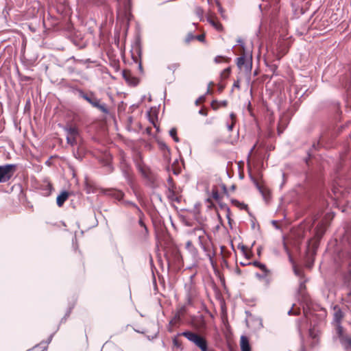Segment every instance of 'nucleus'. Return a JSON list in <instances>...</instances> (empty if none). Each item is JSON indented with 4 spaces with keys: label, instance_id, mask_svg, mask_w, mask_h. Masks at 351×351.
Returning <instances> with one entry per match:
<instances>
[{
    "label": "nucleus",
    "instance_id": "nucleus-1",
    "mask_svg": "<svg viewBox=\"0 0 351 351\" xmlns=\"http://www.w3.org/2000/svg\"><path fill=\"white\" fill-rule=\"evenodd\" d=\"M73 92L77 94L79 97L84 99L93 107L99 110L104 114H108L110 113V110L106 104L101 103V100L96 97L95 93L92 91L85 93L82 89L79 88H74Z\"/></svg>",
    "mask_w": 351,
    "mask_h": 351
},
{
    "label": "nucleus",
    "instance_id": "nucleus-2",
    "mask_svg": "<svg viewBox=\"0 0 351 351\" xmlns=\"http://www.w3.org/2000/svg\"><path fill=\"white\" fill-rule=\"evenodd\" d=\"M347 188L351 189V179L346 178L345 183L341 181L338 186H333L332 193H329L330 197L336 202H341L342 200L347 199L348 195L350 193Z\"/></svg>",
    "mask_w": 351,
    "mask_h": 351
},
{
    "label": "nucleus",
    "instance_id": "nucleus-3",
    "mask_svg": "<svg viewBox=\"0 0 351 351\" xmlns=\"http://www.w3.org/2000/svg\"><path fill=\"white\" fill-rule=\"evenodd\" d=\"M178 335H181L186 338L189 341L193 343L201 351H209L208 349V342L205 337L198 333L191 330H185Z\"/></svg>",
    "mask_w": 351,
    "mask_h": 351
},
{
    "label": "nucleus",
    "instance_id": "nucleus-4",
    "mask_svg": "<svg viewBox=\"0 0 351 351\" xmlns=\"http://www.w3.org/2000/svg\"><path fill=\"white\" fill-rule=\"evenodd\" d=\"M326 226L327 223L319 222L313 230V237L308 240V247L312 248L313 251L318 247L319 241L326 232Z\"/></svg>",
    "mask_w": 351,
    "mask_h": 351
},
{
    "label": "nucleus",
    "instance_id": "nucleus-5",
    "mask_svg": "<svg viewBox=\"0 0 351 351\" xmlns=\"http://www.w3.org/2000/svg\"><path fill=\"white\" fill-rule=\"evenodd\" d=\"M341 243L343 245V254H346V258L345 264L348 265V271L351 274V231L345 230V234L342 237Z\"/></svg>",
    "mask_w": 351,
    "mask_h": 351
},
{
    "label": "nucleus",
    "instance_id": "nucleus-6",
    "mask_svg": "<svg viewBox=\"0 0 351 351\" xmlns=\"http://www.w3.org/2000/svg\"><path fill=\"white\" fill-rule=\"evenodd\" d=\"M16 169V165L7 164L0 166V183L9 181L13 176Z\"/></svg>",
    "mask_w": 351,
    "mask_h": 351
},
{
    "label": "nucleus",
    "instance_id": "nucleus-7",
    "mask_svg": "<svg viewBox=\"0 0 351 351\" xmlns=\"http://www.w3.org/2000/svg\"><path fill=\"white\" fill-rule=\"evenodd\" d=\"M237 65L241 69L244 68L245 72H250L252 67V56L247 57L245 53L237 58Z\"/></svg>",
    "mask_w": 351,
    "mask_h": 351
},
{
    "label": "nucleus",
    "instance_id": "nucleus-8",
    "mask_svg": "<svg viewBox=\"0 0 351 351\" xmlns=\"http://www.w3.org/2000/svg\"><path fill=\"white\" fill-rule=\"evenodd\" d=\"M167 197L171 202L180 203L181 201V197L176 194L173 185L168 187Z\"/></svg>",
    "mask_w": 351,
    "mask_h": 351
},
{
    "label": "nucleus",
    "instance_id": "nucleus-9",
    "mask_svg": "<svg viewBox=\"0 0 351 351\" xmlns=\"http://www.w3.org/2000/svg\"><path fill=\"white\" fill-rule=\"evenodd\" d=\"M336 332L339 338L340 342L342 345L346 346V339H350L343 335V329L340 324H336Z\"/></svg>",
    "mask_w": 351,
    "mask_h": 351
},
{
    "label": "nucleus",
    "instance_id": "nucleus-10",
    "mask_svg": "<svg viewBox=\"0 0 351 351\" xmlns=\"http://www.w3.org/2000/svg\"><path fill=\"white\" fill-rule=\"evenodd\" d=\"M252 180L256 185L257 189L259 191V192L261 193L263 197L265 200H267V198L269 196V192L266 189H264L258 182L257 180H256L254 178H252Z\"/></svg>",
    "mask_w": 351,
    "mask_h": 351
},
{
    "label": "nucleus",
    "instance_id": "nucleus-11",
    "mask_svg": "<svg viewBox=\"0 0 351 351\" xmlns=\"http://www.w3.org/2000/svg\"><path fill=\"white\" fill-rule=\"evenodd\" d=\"M240 346L241 351H251L249 339L246 336L243 335L241 337Z\"/></svg>",
    "mask_w": 351,
    "mask_h": 351
},
{
    "label": "nucleus",
    "instance_id": "nucleus-12",
    "mask_svg": "<svg viewBox=\"0 0 351 351\" xmlns=\"http://www.w3.org/2000/svg\"><path fill=\"white\" fill-rule=\"evenodd\" d=\"M333 308L335 311L334 322L336 324H340L343 316V313L338 305H335Z\"/></svg>",
    "mask_w": 351,
    "mask_h": 351
},
{
    "label": "nucleus",
    "instance_id": "nucleus-13",
    "mask_svg": "<svg viewBox=\"0 0 351 351\" xmlns=\"http://www.w3.org/2000/svg\"><path fill=\"white\" fill-rule=\"evenodd\" d=\"M69 195V193L67 191H63L57 197V199H56L57 205L59 207H61L64 204V203L66 202V200L68 199Z\"/></svg>",
    "mask_w": 351,
    "mask_h": 351
},
{
    "label": "nucleus",
    "instance_id": "nucleus-14",
    "mask_svg": "<svg viewBox=\"0 0 351 351\" xmlns=\"http://www.w3.org/2000/svg\"><path fill=\"white\" fill-rule=\"evenodd\" d=\"M64 131L66 132L67 136H78L79 130L78 129L72 125H66L64 128Z\"/></svg>",
    "mask_w": 351,
    "mask_h": 351
},
{
    "label": "nucleus",
    "instance_id": "nucleus-15",
    "mask_svg": "<svg viewBox=\"0 0 351 351\" xmlns=\"http://www.w3.org/2000/svg\"><path fill=\"white\" fill-rule=\"evenodd\" d=\"M108 195L119 201L122 200L124 197V193L123 191L115 189H110L108 191Z\"/></svg>",
    "mask_w": 351,
    "mask_h": 351
},
{
    "label": "nucleus",
    "instance_id": "nucleus-16",
    "mask_svg": "<svg viewBox=\"0 0 351 351\" xmlns=\"http://www.w3.org/2000/svg\"><path fill=\"white\" fill-rule=\"evenodd\" d=\"M207 21L217 31L221 32L223 31V26L221 23H220L219 21H215L214 19H213L211 16L207 17Z\"/></svg>",
    "mask_w": 351,
    "mask_h": 351
},
{
    "label": "nucleus",
    "instance_id": "nucleus-17",
    "mask_svg": "<svg viewBox=\"0 0 351 351\" xmlns=\"http://www.w3.org/2000/svg\"><path fill=\"white\" fill-rule=\"evenodd\" d=\"M148 185L152 189H156L159 186L158 178L154 176H147Z\"/></svg>",
    "mask_w": 351,
    "mask_h": 351
},
{
    "label": "nucleus",
    "instance_id": "nucleus-18",
    "mask_svg": "<svg viewBox=\"0 0 351 351\" xmlns=\"http://www.w3.org/2000/svg\"><path fill=\"white\" fill-rule=\"evenodd\" d=\"M123 77L125 81L130 84L133 85H136L137 84L136 79L132 77L131 73L128 71H123Z\"/></svg>",
    "mask_w": 351,
    "mask_h": 351
},
{
    "label": "nucleus",
    "instance_id": "nucleus-19",
    "mask_svg": "<svg viewBox=\"0 0 351 351\" xmlns=\"http://www.w3.org/2000/svg\"><path fill=\"white\" fill-rule=\"evenodd\" d=\"M123 204L126 206H132L133 208H134L136 211L138 212V214H140L141 215H143V212L142 210H141V208L137 206L136 204H135L134 202H131V201H128V200H125V201H123Z\"/></svg>",
    "mask_w": 351,
    "mask_h": 351
},
{
    "label": "nucleus",
    "instance_id": "nucleus-20",
    "mask_svg": "<svg viewBox=\"0 0 351 351\" xmlns=\"http://www.w3.org/2000/svg\"><path fill=\"white\" fill-rule=\"evenodd\" d=\"M184 308H181L178 312L176 313L173 318L169 322V324H174L178 322L181 319V315L183 314Z\"/></svg>",
    "mask_w": 351,
    "mask_h": 351
},
{
    "label": "nucleus",
    "instance_id": "nucleus-21",
    "mask_svg": "<svg viewBox=\"0 0 351 351\" xmlns=\"http://www.w3.org/2000/svg\"><path fill=\"white\" fill-rule=\"evenodd\" d=\"M253 265L258 268H260L265 273H269V270L267 269L266 265L263 263H261L258 261H254Z\"/></svg>",
    "mask_w": 351,
    "mask_h": 351
},
{
    "label": "nucleus",
    "instance_id": "nucleus-22",
    "mask_svg": "<svg viewBox=\"0 0 351 351\" xmlns=\"http://www.w3.org/2000/svg\"><path fill=\"white\" fill-rule=\"evenodd\" d=\"M139 215V217H140V219H139V221H138V223L140 225V226L142 228H144V235L145 236H147L148 234V229L146 226V225L145 224V223L143 222V219H142V217L143 216V215H141L140 214Z\"/></svg>",
    "mask_w": 351,
    "mask_h": 351
},
{
    "label": "nucleus",
    "instance_id": "nucleus-23",
    "mask_svg": "<svg viewBox=\"0 0 351 351\" xmlns=\"http://www.w3.org/2000/svg\"><path fill=\"white\" fill-rule=\"evenodd\" d=\"M169 135L173 138L175 142H179L180 138L177 136V130L173 128L169 130Z\"/></svg>",
    "mask_w": 351,
    "mask_h": 351
},
{
    "label": "nucleus",
    "instance_id": "nucleus-24",
    "mask_svg": "<svg viewBox=\"0 0 351 351\" xmlns=\"http://www.w3.org/2000/svg\"><path fill=\"white\" fill-rule=\"evenodd\" d=\"M77 136H66L67 143L71 145V146H74L75 145L77 144Z\"/></svg>",
    "mask_w": 351,
    "mask_h": 351
},
{
    "label": "nucleus",
    "instance_id": "nucleus-25",
    "mask_svg": "<svg viewBox=\"0 0 351 351\" xmlns=\"http://www.w3.org/2000/svg\"><path fill=\"white\" fill-rule=\"evenodd\" d=\"M221 207L222 208L226 209V218L228 219V223L230 225H231V218H230V208L228 206H227L226 204H224V205L221 204Z\"/></svg>",
    "mask_w": 351,
    "mask_h": 351
},
{
    "label": "nucleus",
    "instance_id": "nucleus-26",
    "mask_svg": "<svg viewBox=\"0 0 351 351\" xmlns=\"http://www.w3.org/2000/svg\"><path fill=\"white\" fill-rule=\"evenodd\" d=\"M195 14L199 17L200 21L203 20L204 10L202 8L197 7L195 9Z\"/></svg>",
    "mask_w": 351,
    "mask_h": 351
},
{
    "label": "nucleus",
    "instance_id": "nucleus-27",
    "mask_svg": "<svg viewBox=\"0 0 351 351\" xmlns=\"http://www.w3.org/2000/svg\"><path fill=\"white\" fill-rule=\"evenodd\" d=\"M180 63H173L167 66V69L170 71H172L173 73L175 72L176 69H178L180 67Z\"/></svg>",
    "mask_w": 351,
    "mask_h": 351
},
{
    "label": "nucleus",
    "instance_id": "nucleus-28",
    "mask_svg": "<svg viewBox=\"0 0 351 351\" xmlns=\"http://www.w3.org/2000/svg\"><path fill=\"white\" fill-rule=\"evenodd\" d=\"M212 197L216 201H219L220 196L217 189L214 188L212 190Z\"/></svg>",
    "mask_w": 351,
    "mask_h": 351
},
{
    "label": "nucleus",
    "instance_id": "nucleus-29",
    "mask_svg": "<svg viewBox=\"0 0 351 351\" xmlns=\"http://www.w3.org/2000/svg\"><path fill=\"white\" fill-rule=\"evenodd\" d=\"M173 344L175 347L182 349V343L176 337L173 339Z\"/></svg>",
    "mask_w": 351,
    "mask_h": 351
},
{
    "label": "nucleus",
    "instance_id": "nucleus-30",
    "mask_svg": "<svg viewBox=\"0 0 351 351\" xmlns=\"http://www.w3.org/2000/svg\"><path fill=\"white\" fill-rule=\"evenodd\" d=\"M230 73V68L228 67V68L225 69L223 71L221 75L223 77L227 78L229 76Z\"/></svg>",
    "mask_w": 351,
    "mask_h": 351
},
{
    "label": "nucleus",
    "instance_id": "nucleus-31",
    "mask_svg": "<svg viewBox=\"0 0 351 351\" xmlns=\"http://www.w3.org/2000/svg\"><path fill=\"white\" fill-rule=\"evenodd\" d=\"M217 6L218 12L220 13V14L221 15L222 17H224V15H223L224 10L222 8L221 3L218 1H217Z\"/></svg>",
    "mask_w": 351,
    "mask_h": 351
},
{
    "label": "nucleus",
    "instance_id": "nucleus-32",
    "mask_svg": "<svg viewBox=\"0 0 351 351\" xmlns=\"http://www.w3.org/2000/svg\"><path fill=\"white\" fill-rule=\"evenodd\" d=\"M133 60L134 61L136 62V63H138V69L139 71L143 73V66H142V64H141V62L138 60V58L137 57H134L133 56Z\"/></svg>",
    "mask_w": 351,
    "mask_h": 351
},
{
    "label": "nucleus",
    "instance_id": "nucleus-33",
    "mask_svg": "<svg viewBox=\"0 0 351 351\" xmlns=\"http://www.w3.org/2000/svg\"><path fill=\"white\" fill-rule=\"evenodd\" d=\"M73 306H71L69 307V310L67 311V312L66 313L64 317L63 318H62L61 319V323L64 322L66 321V318L69 316L71 312V310L73 308Z\"/></svg>",
    "mask_w": 351,
    "mask_h": 351
},
{
    "label": "nucleus",
    "instance_id": "nucleus-34",
    "mask_svg": "<svg viewBox=\"0 0 351 351\" xmlns=\"http://www.w3.org/2000/svg\"><path fill=\"white\" fill-rule=\"evenodd\" d=\"M300 314V310L294 311L293 307L288 311L289 315H296Z\"/></svg>",
    "mask_w": 351,
    "mask_h": 351
},
{
    "label": "nucleus",
    "instance_id": "nucleus-35",
    "mask_svg": "<svg viewBox=\"0 0 351 351\" xmlns=\"http://www.w3.org/2000/svg\"><path fill=\"white\" fill-rule=\"evenodd\" d=\"M319 143H317V145H315V144H313V146H312V149H310L308 152V158H311L313 156V149H317V147L318 146Z\"/></svg>",
    "mask_w": 351,
    "mask_h": 351
},
{
    "label": "nucleus",
    "instance_id": "nucleus-36",
    "mask_svg": "<svg viewBox=\"0 0 351 351\" xmlns=\"http://www.w3.org/2000/svg\"><path fill=\"white\" fill-rule=\"evenodd\" d=\"M293 271L296 276L299 277L302 276V271L300 269H298L295 266L293 267Z\"/></svg>",
    "mask_w": 351,
    "mask_h": 351
},
{
    "label": "nucleus",
    "instance_id": "nucleus-37",
    "mask_svg": "<svg viewBox=\"0 0 351 351\" xmlns=\"http://www.w3.org/2000/svg\"><path fill=\"white\" fill-rule=\"evenodd\" d=\"M195 38L198 40L200 42H204L205 40V35L204 34H199L195 36Z\"/></svg>",
    "mask_w": 351,
    "mask_h": 351
},
{
    "label": "nucleus",
    "instance_id": "nucleus-38",
    "mask_svg": "<svg viewBox=\"0 0 351 351\" xmlns=\"http://www.w3.org/2000/svg\"><path fill=\"white\" fill-rule=\"evenodd\" d=\"M237 43L241 46V48L242 49V50H245V46H244V43H243V41L242 40V38H239L237 40Z\"/></svg>",
    "mask_w": 351,
    "mask_h": 351
},
{
    "label": "nucleus",
    "instance_id": "nucleus-39",
    "mask_svg": "<svg viewBox=\"0 0 351 351\" xmlns=\"http://www.w3.org/2000/svg\"><path fill=\"white\" fill-rule=\"evenodd\" d=\"M195 39V36H193L191 33L188 34L186 38V42L189 43L191 40Z\"/></svg>",
    "mask_w": 351,
    "mask_h": 351
},
{
    "label": "nucleus",
    "instance_id": "nucleus-40",
    "mask_svg": "<svg viewBox=\"0 0 351 351\" xmlns=\"http://www.w3.org/2000/svg\"><path fill=\"white\" fill-rule=\"evenodd\" d=\"M53 337V334H51L47 339V340L45 341V342H41L40 344H45V345H48L52 340V338Z\"/></svg>",
    "mask_w": 351,
    "mask_h": 351
},
{
    "label": "nucleus",
    "instance_id": "nucleus-41",
    "mask_svg": "<svg viewBox=\"0 0 351 351\" xmlns=\"http://www.w3.org/2000/svg\"><path fill=\"white\" fill-rule=\"evenodd\" d=\"M232 202L234 204H235L236 205H241V208H247V205L244 204H240L239 201L237 200H233Z\"/></svg>",
    "mask_w": 351,
    "mask_h": 351
},
{
    "label": "nucleus",
    "instance_id": "nucleus-42",
    "mask_svg": "<svg viewBox=\"0 0 351 351\" xmlns=\"http://www.w3.org/2000/svg\"><path fill=\"white\" fill-rule=\"evenodd\" d=\"M128 7H129V2L128 1V0H125V2L124 3V12H125V14L128 10Z\"/></svg>",
    "mask_w": 351,
    "mask_h": 351
},
{
    "label": "nucleus",
    "instance_id": "nucleus-43",
    "mask_svg": "<svg viewBox=\"0 0 351 351\" xmlns=\"http://www.w3.org/2000/svg\"><path fill=\"white\" fill-rule=\"evenodd\" d=\"M269 273H265L263 272V274H256V276L258 277L259 278H264L267 276V275Z\"/></svg>",
    "mask_w": 351,
    "mask_h": 351
},
{
    "label": "nucleus",
    "instance_id": "nucleus-44",
    "mask_svg": "<svg viewBox=\"0 0 351 351\" xmlns=\"http://www.w3.org/2000/svg\"><path fill=\"white\" fill-rule=\"evenodd\" d=\"M204 99V96H201V97H199L197 99H196V101H195V104H196L197 106V105H199V102H200L201 101H203Z\"/></svg>",
    "mask_w": 351,
    "mask_h": 351
},
{
    "label": "nucleus",
    "instance_id": "nucleus-45",
    "mask_svg": "<svg viewBox=\"0 0 351 351\" xmlns=\"http://www.w3.org/2000/svg\"><path fill=\"white\" fill-rule=\"evenodd\" d=\"M167 182H168V183H169V186H171L173 185V188L175 187L174 184L173 183V179H172V178L169 177V178H168V180H167Z\"/></svg>",
    "mask_w": 351,
    "mask_h": 351
},
{
    "label": "nucleus",
    "instance_id": "nucleus-46",
    "mask_svg": "<svg viewBox=\"0 0 351 351\" xmlns=\"http://www.w3.org/2000/svg\"><path fill=\"white\" fill-rule=\"evenodd\" d=\"M154 195L160 202H162V195L159 193H154Z\"/></svg>",
    "mask_w": 351,
    "mask_h": 351
},
{
    "label": "nucleus",
    "instance_id": "nucleus-47",
    "mask_svg": "<svg viewBox=\"0 0 351 351\" xmlns=\"http://www.w3.org/2000/svg\"><path fill=\"white\" fill-rule=\"evenodd\" d=\"M123 176L126 178V180L129 182L130 181V176L128 173L126 171H123Z\"/></svg>",
    "mask_w": 351,
    "mask_h": 351
},
{
    "label": "nucleus",
    "instance_id": "nucleus-48",
    "mask_svg": "<svg viewBox=\"0 0 351 351\" xmlns=\"http://www.w3.org/2000/svg\"><path fill=\"white\" fill-rule=\"evenodd\" d=\"M199 114H202V115H204V116H206L207 115V112L204 110V109H200L199 110Z\"/></svg>",
    "mask_w": 351,
    "mask_h": 351
},
{
    "label": "nucleus",
    "instance_id": "nucleus-49",
    "mask_svg": "<svg viewBox=\"0 0 351 351\" xmlns=\"http://www.w3.org/2000/svg\"><path fill=\"white\" fill-rule=\"evenodd\" d=\"M271 223L273 224V226L276 228V229H279L280 227L278 226V221H275V220H273L271 221Z\"/></svg>",
    "mask_w": 351,
    "mask_h": 351
},
{
    "label": "nucleus",
    "instance_id": "nucleus-50",
    "mask_svg": "<svg viewBox=\"0 0 351 351\" xmlns=\"http://www.w3.org/2000/svg\"><path fill=\"white\" fill-rule=\"evenodd\" d=\"M227 127H228V130L229 131H231L234 127V123H232V124H228Z\"/></svg>",
    "mask_w": 351,
    "mask_h": 351
},
{
    "label": "nucleus",
    "instance_id": "nucleus-51",
    "mask_svg": "<svg viewBox=\"0 0 351 351\" xmlns=\"http://www.w3.org/2000/svg\"><path fill=\"white\" fill-rule=\"evenodd\" d=\"M346 345H348L351 347V338L346 339ZM346 347V346H345Z\"/></svg>",
    "mask_w": 351,
    "mask_h": 351
},
{
    "label": "nucleus",
    "instance_id": "nucleus-52",
    "mask_svg": "<svg viewBox=\"0 0 351 351\" xmlns=\"http://www.w3.org/2000/svg\"><path fill=\"white\" fill-rule=\"evenodd\" d=\"M284 128H285L281 129V125H280V124H279L278 128V134H280L283 132Z\"/></svg>",
    "mask_w": 351,
    "mask_h": 351
},
{
    "label": "nucleus",
    "instance_id": "nucleus-53",
    "mask_svg": "<svg viewBox=\"0 0 351 351\" xmlns=\"http://www.w3.org/2000/svg\"><path fill=\"white\" fill-rule=\"evenodd\" d=\"M220 104H221V106H227V104H228V102H227V101H221L220 102Z\"/></svg>",
    "mask_w": 351,
    "mask_h": 351
},
{
    "label": "nucleus",
    "instance_id": "nucleus-54",
    "mask_svg": "<svg viewBox=\"0 0 351 351\" xmlns=\"http://www.w3.org/2000/svg\"><path fill=\"white\" fill-rule=\"evenodd\" d=\"M255 147H256V145H254L252 147V149H250V152H249V154H248V158H249V157L250 156V155L252 154V152L254 151V149Z\"/></svg>",
    "mask_w": 351,
    "mask_h": 351
},
{
    "label": "nucleus",
    "instance_id": "nucleus-55",
    "mask_svg": "<svg viewBox=\"0 0 351 351\" xmlns=\"http://www.w3.org/2000/svg\"><path fill=\"white\" fill-rule=\"evenodd\" d=\"M233 86L239 88V81L234 82Z\"/></svg>",
    "mask_w": 351,
    "mask_h": 351
},
{
    "label": "nucleus",
    "instance_id": "nucleus-56",
    "mask_svg": "<svg viewBox=\"0 0 351 351\" xmlns=\"http://www.w3.org/2000/svg\"><path fill=\"white\" fill-rule=\"evenodd\" d=\"M222 188H223V190L224 193H227V189H226V186L223 184V185L222 186Z\"/></svg>",
    "mask_w": 351,
    "mask_h": 351
},
{
    "label": "nucleus",
    "instance_id": "nucleus-57",
    "mask_svg": "<svg viewBox=\"0 0 351 351\" xmlns=\"http://www.w3.org/2000/svg\"><path fill=\"white\" fill-rule=\"evenodd\" d=\"M140 234H141L142 237H146L147 236H145L144 235V228H143V230L141 231Z\"/></svg>",
    "mask_w": 351,
    "mask_h": 351
},
{
    "label": "nucleus",
    "instance_id": "nucleus-58",
    "mask_svg": "<svg viewBox=\"0 0 351 351\" xmlns=\"http://www.w3.org/2000/svg\"><path fill=\"white\" fill-rule=\"evenodd\" d=\"M300 351H306V349H305L304 345L302 346Z\"/></svg>",
    "mask_w": 351,
    "mask_h": 351
},
{
    "label": "nucleus",
    "instance_id": "nucleus-59",
    "mask_svg": "<svg viewBox=\"0 0 351 351\" xmlns=\"http://www.w3.org/2000/svg\"><path fill=\"white\" fill-rule=\"evenodd\" d=\"M284 247H285V250L288 252V248H287L285 243H284Z\"/></svg>",
    "mask_w": 351,
    "mask_h": 351
},
{
    "label": "nucleus",
    "instance_id": "nucleus-60",
    "mask_svg": "<svg viewBox=\"0 0 351 351\" xmlns=\"http://www.w3.org/2000/svg\"><path fill=\"white\" fill-rule=\"evenodd\" d=\"M230 117L232 119H233L234 118V114L233 113H231L230 114Z\"/></svg>",
    "mask_w": 351,
    "mask_h": 351
},
{
    "label": "nucleus",
    "instance_id": "nucleus-61",
    "mask_svg": "<svg viewBox=\"0 0 351 351\" xmlns=\"http://www.w3.org/2000/svg\"><path fill=\"white\" fill-rule=\"evenodd\" d=\"M300 288L302 289L303 287H304V283L302 282H300Z\"/></svg>",
    "mask_w": 351,
    "mask_h": 351
},
{
    "label": "nucleus",
    "instance_id": "nucleus-62",
    "mask_svg": "<svg viewBox=\"0 0 351 351\" xmlns=\"http://www.w3.org/2000/svg\"><path fill=\"white\" fill-rule=\"evenodd\" d=\"M231 189H232V190H234V189H235V186H234V185H232V186H231Z\"/></svg>",
    "mask_w": 351,
    "mask_h": 351
},
{
    "label": "nucleus",
    "instance_id": "nucleus-63",
    "mask_svg": "<svg viewBox=\"0 0 351 351\" xmlns=\"http://www.w3.org/2000/svg\"><path fill=\"white\" fill-rule=\"evenodd\" d=\"M215 101H214L212 103V106H213V108H215V107L214 106V103H215Z\"/></svg>",
    "mask_w": 351,
    "mask_h": 351
},
{
    "label": "nucleus",
    "instance_id": "nucleus-64",
    "mask_svg": "<svg viewBox=\"0 0 351 351\" xmlns=\"http://www.w3.org/2000/svg\"><path fill=\"white\" fill-rule=\"evenodd\" d=\"M223 89V87H219V90H221Z\"/></svg>",
    "mask_w": 351,
    "mask_h": 351
}]
</instances>
